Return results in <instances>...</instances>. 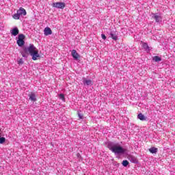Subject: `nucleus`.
I'll use <instances>...</instances> for the list:
<instances>
[{
	"mask_svg": "<svg viewBox=\"0 0 175 175\" xmlns=\"http://www.w3.org/2000/svg\"><path fill=\"white\" fill-rule=\"evenodd\" d=\"M21 55L23 58H28V55H31L33 61H36L38 58H40L39 51L33 44H30L29 46L25 48L21 52Z\"/></svg>",
	"mask_w": 175,
	"mask_h": 175,
	"instance_id": "nucleus-1",
	"label": "nucleus"
},
{
	"mask_svg": "<svg viewBox=\"0 0 175 175\" xmlns=\"http://www.w3.org/2000/svg\"><path fill=\"white\" fill-rule=\"evenodd\" d=\"M71 55L74 59H79V57H80V55H79V53H77V51L75 49L72 51Z\"/></svg>",
	"mask_w": 175,
	"mask_h": 175,
	"instance_id": "nucleus-12",
	"label": "nucleus"
},
{
	"mask_svg": "<svg viewBox=\"0 0 175 175\" xmlns=\"http://www.w3.org/2000/svg\"><path fill=\"white\" fill-rule=\"evenodd\" d=\"M18 64H24V62L21 59L19 61H18Z\"/></svg>",
	"mask_w": 175,
	"mask_h": 175,
	"instance_id": "nucleus-23",
	"label": "nucleus"
},
{
	"mask_svg": "<svg viewBox=\"0 0 175 175\" xmlns=\"http://www.w3.org/2000/svg\"><path fill=\"white\" fill-rule=\"evenodd\" d=\"M83 83L84 85H92L94 84L92 80L87 79L85 78H83Z\"/></svg>",
	"mask_w": 175,
	"mask_h": 175,
	"instance_id": "nucleus-8",
	"label": "nucleus"
},
{
	"mask_svg": "<svg viewBox=\"0 0 175 175\" xmlns=\"http://www.w3.org/2000/svg\"><path fill=\"white\" fill-rule=\"evenodd\" d=\"M24 39H25V36L24 34H19L18 36L16 43L19 47H23V46L25 44V41H24Z\"/></svg>",
	"mask_w": 175,
	"mask_h": 175,
	"instance_id": "nucleus-4",
	"label": "nucleus"
},
{
	"mask_svg": "<svg viewBox=\"0 0 175 175\" xmlns=\"http://www.w3.org/2000/svg\"><path fill=\"white\" fill-rule=\"evenodd\" d=\"M152 18H154L156 23H161L162 22V16L159 14H152Z\"/></svg>",
	"mask_w": 175,
	"mask_h": 175,
	"instance_id": "nucleus-6",
	"label": "nucleus"
},
{
	"mask_svg": "<svg viewBox=\"0 0 175 175\" xmlns=\"http://www.w3.org/2000/svg\"><path fill=\"white\" fill-rule=\"evenodd\" d=\"M142 47L145 49V51H146V53H150V51H151L152 48L148 46V44H147L146 42H142Z\"/></svg>",
	"mask_w": 175,
	"mask_h": 175,
	"instance_id": "nucleus-10",
	"label": "nucleus"
},
{
	"mask_svg": "<svg viewBox=\"0 0 175 175\" xmlns=\"http://www.w3.org/2000/svg\"><path fill=\"white\" fill-rule=\"evenodd\" d=\"M19 32L20 31L18 30V28H17V27H15L10 30V33L11 35H12V36H17Z\"/></svg>",
	"mask_w": 175,
	"mask_h": 175,
	"instance_id": "nucleus-7",
	"label": "nucleus"
},
{
	"mask_svg": "<svg viewBox=\"0 0 175 175\" xmlns=\"http://www.w3.org/2000/svg\"><path fill=\"white\" fill-rule=\"evenodd\" d=\"M129 161H130L132 163H137V159L132 155H129L128 157Z\"/></svg>",
	"mask_w": 175,
	"mask_h": 175,
	"instance_id": "nucleus-13",
	"label": "nucleus"
},
{
	"mask_svg": "<svg viewBox=\"0 0 175 175\" xmlns=\"http://www.w3.org/2000/svg\"><path fill=\"white\" fill-rule=\"evenodd\" d=\"M29 99L32 102H36V96L35 95V93H31L29 95Z\"/></svg>",
	"mask_w": 175,
	"mask_h": 175,
	"instance_id": "nucleus-14",
	"label": "nucleus"
},
{
	"mask_svg": "<svg viewBox=\"0 0 175 175\" xmlns=\"http://www.w3.org/2000/svg\"><path fill=\"white\" fill-rule=\"evenodd\" d=\"M59 98L63 102H65V95H64V94H59Z\"/></svg>",
	"mask_w": 175,
	"mask_h": 175,
	"instance_id": "nucleus-18",
	"label": "nucleus"
},
{
	"mask_svg": "<svg viewBox=\"0 0 175 175\" xmlns=\"http://www.w3.org/2000/svg\"><path fill=\"white\" fill-rule=\"evenodd\" d=\"M101 38L103 40H106V36L105 34H101Z\"/></svg>",
	"mask_w": 175,
	"mask_h": 175,
	"instance_id": "nucleus-22",
	"label": "nucleus"
},
{
	"mask_svg": "<svg viewBox=\"0 0 175 175\" xmlns=\"http://www.w3.org/2000/svg\"><path fill=\"white\" fill-rule=\"evenodd\" d=\"M52 6L53 8H56L57 9H64L66 5H65V3L57 2V3H53L52 4Z\"/></svg>",
	"mask_w": 175,
	"mask_h": 175,
	"instance_id": "nucleus-5",
	"label": "nucleus"
},
{
	"mask_svg": "<svg viewBox=\"0 0 175 175\" xmlns=\"http://www.w3.org/2000/svg\"><path fill=\"white\" fill-rule=\"evenodd\" d=\"M108 148L116 155H121V154L125 153V149L118 145V144L110 142L108 144Z\"/></svg>",
	"mask_w": 175,
	"mask_h": 175,
	"instance_id": "nucleus-2",
	"label": "nucleus"
},
{
	"mask_svg": "<svg viewBox=\"0 0 175 175\" xmlns=\"http://www.w3.org/2000/svg\"><path fill=\"white\" fill-rule=\"evenodd\" d=\"M44 33L45 36H49V35H52L53 31H51L50 27H45L44 29Z\"/></svg>",
	"mask_w": 175,
	"mask_h": 175,
	"instance_id": "nucleus-9",
	"label": "nucleus"
},
{
	"mask_svg": "<svg viewBox=\"0 0 175 175\" xmlns=\"http://www.w3.org/2000/svg\"><path fill=\"white\" fill-rule=\"evenodd\" d=\"M78 117H79V118H80V120H83V114L78 113Z\"/></svg>",
	"mask_w": 175,
	"mask_h": 175,
	"instance_id": "nucleus-21",
	"label": "nucleus"
},
{
	"mask_svg": "<svg viewBox=\"0 0 175 175\" xmlns=\"http://www.w3.org/2000/svg\"><path fill=\"white\" fill-rule=\"evenodd\" d=\"M109 35H110V38H111L113 40H118V36H117V31H111Z\"/></svg>",
	"mask_w": 175,
	"mask_h": 175,
	"instance_id": "nucleus-11",
	"label": "nucleus"
},
{
	"mask_svg": "<svg viewBox=\"0 0 175 175\" xmlns=\"http://www.w3.org/2000/svg\"><path fill=\"white\" fill-rule=\"evenodd\" d=\"M149 151L151 152V154H157L158 152V148L152 147L149 149Z\"/></svg>",
	"mask_w": 175,
	"mask_h": 175,
	"instance_id": "nucleus-16",
	"label": "nucleus"
},
{
	"mask_svg": "<svg viewBox=\"0 0 175 175\" xmlns=\"http://www.w3.org/2000/svg\"><path fill=\"white\" fill-rule=\"evenodd\" d=\"M152 59L154 61V62H159L162 61V58H161L159 56H154L153 57Z\"/></svg>",
	"mask_w": 175,
	"mask_h": 175,
	"instance_id": "nucleus-17",
	"label": "nucleus"
},
{
	"mask_svg": "<svg viewBox=\"0 0 175 175\" xmlns=\"http://www.w3.org/2000/svg\"><path fill=\"white\" fill-rule=\"evenodd\" d=\"M137 118H139V120H140L141 121H146V120H147V118H146V116H144L143 113H139L137 116Z\"/></svg>",
	"mask_w": 175,
	"mask_h": 175,
	"instance_id": "nucleus-15",
	"label": "nucleus"
},
{
	"mask_svg": "<svg viewBox=\"0 0 175 175\" xmlns=\"http://www.w3.org/2000/svg\"><path fill=\"white\" fill-rule=\"evenodd\" d=\"M23 16H27V11L23 7H21L16 11V14L12 15V18L14 20H20V17H23Z\"/></svg>",
	"mask_w": 175,
	"mask_h": 175,
	"instance_id": "nucleus-3",
	"label": "nucleus"
},
{
	"mask_svg": "<svg viewBox=\"0 0 175 175\" xmlns=\"http://www.w3.org/2000/svg\"><path fill=\"white\" fill-rule=\"evenodd\" d=\"M5 142H6V138H5L3 137H1V135H0V144H3V143H5Z\"/></svg>",
	"mask_w": 175,
	"mask_h": 175,
	"instance_id": "nucleus-19",
	"label": "nucleus"
},
{
	"mask_svg": "<svg viewBox=\"0 0 175 175\" xmlns=\"http://www.w3.org/2000/svg\"><path fill=\"white\" fill-rule=\"evenodd\" d=\"M122 165L123 166H124L125 167H126V166H128V165H129V162L127 160H124L122 161Z\"/></svg>",
	"mask_w": 175,
	"mask_h": 175,
	"instance_id": "nucleus-20",
	"label": "nucleus"
}]
</instances>
